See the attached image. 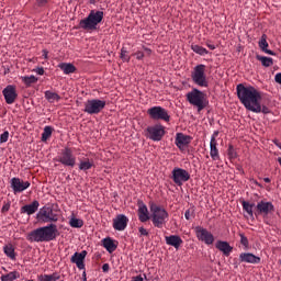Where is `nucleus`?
<instances>
[{"label":"nucleus","mask_w":281,"mask_h":281,"mask_svg":"<svg viewBox=\"0 0 281 281\" xmlns=\"http://www.w3.org/2000/svg\"><path fill=\"white\" fill-rule=\"evenodd\" d=\"M110 270H111V266L109 263H104L102 266L103 273H109Z\"/></svg>","instance_id":"48"},{"label":"nucleus","mask_w":281,"mask_h":281,"mask_svg":"<svg viewBox=\"0 0 281 281\" xmlns=\"http://www.w3.org/2000/svg\"><path fill=\"white\" fill-rule=\"evenodd\" d=\"M171 179L176 186H183L187 181H190V172L188 170L176 167L171 171Z\"/></svg>","instance_id":"11"},{"label":"nucleus","mask_w":281,"mask_h":281,"mask_svg":"<svg viewBox=\"0 0 281 281\" xmlns=\"http://www.w3.org/2000/svg\"><path fill=\"white\" fill-rule=\"evenodd\" d=\"M241 206H243L244 212H247V214L250 216V218H254V214H256V211L254 212V207H256V204L249 203L247 201H243Z\"/></svg>","instance_id":"30"},{"label":"nucleus","mask_w":281,"mask_h":281,"mask_svg":"<svg viewBox=\"0 0 281 281\" xmlns=\"http://www.w3.org/2000/svg\"><path fill=\"white\" fill-rule=\"evenodd\" d=\"M35 72L38 75V76H43L45 74V69L43 67H40V68H36L35 69Z\"/></svg>","instance_id":"49"},{"label":"nucleus","mask_w":281,"mask_h":281,"mask_svg":"<svg viewBox=\"0 0 281 281\" xmlns=\"http://www.w3.org/2000/svg\"><path fill=\"white\" fill-rule=\"evenodd\" d=\"M3 252L10 260H16V252L14 251V246L12 244H7L3 246Z\"/></svg>","instance_id":"29"},{"label":"nucleus","mask_w":281,"mask_h":281,"mask_svg":"<svg viewBox=\"0 0 281 281\" xmlns=\"http://www.w3.org/2000/svg\"><path fill=\"white\" fill-rule=\"evenodd\" d=\"M274 80H276V82H278V85H281V72H278V74L274 76Z\"/></svg>","instance_id":"51"},{"label":"nucleus","mask_w":281,"mask_h":281,"mask_svg":"<svg viewBox=\"0 0 281 281\" xmlns=\"http://www.w3.org/2000/svg\"><path fill=\"white\" fill-rule=\"evenodd\" d=\"M22 82L26 87H32V85H36L38 82V78H36L34 75L22 77Z\"/></svg>","instance_id":"36"},{"label":"nucleus","mask_w":281,"mask_h":281,"mask_svg":"<svg viewBox=\"0 0 281 281\" xmlns=\"http://www.w3.org/2000/svg\"><path fill=\"white\" fill-rule=\"evenodd\" d=\"M239 262H247L248 265H260V257L251 252H241L239 255Z\"/></svg>","instance_id":"20"},{"label":"nucleus","mask_w":281,"mask_h":281,"mask_svg":"<svg viewBox=\"0 0 281 281\" xmlns=\"http://www.w3.org/2000/svg\"><path fill=\"white\" fill-rule=\"evenodd\" d=\"M103 19V11L91 10L87 18L79 21L78 30H83V32H95V30H98V24L102 23Z\"/></svg>","instance_id":"3"},{"label":"nucleus","mask_w":281,"mask_h":281,"mask_svg":"<svg viewBox=\"0 0 281 281\" xmlns=\"http://www.w3.org/2000/svg\"><path fill=\"white\" fill-rule=\"evenodd\" d=\"M57 161L63 166L74 168L76 166V155H74V150L70 147H65L58 155Z\"/></svg>","instance_id":"9"},{"label":"nucleus","mask_w":281,"mask_h":281,"mask_svg":"<svg viewBox=\"0 0 281 281\" xmlns=\"http://www.w3.org/2000/svg\"><path fill=\"white\" fill-rule=\"evenodd\" d=\"M206 46L209 47V49H216V46L214 44H211V43H206Z\"/></svg>","instance_id":"52"},{"label":"nucleus","mask_w":281,"mask_h":281,"mask_svg":"<svg viewBox=\"0 0 281 281\" xmlns=\"http://www.w3.org/2000/svg\"><path fill=\"white\" fill-rule=\"evenodd\" d=\"M211 137H214V139H216V137H218V131H215Z\"/></svg>","instance_id":"53"},{"label":"nucleus","mask_w":281,"mask_h":281,"mask_svg":"<svg viewBox=\"0 0 281 281\" xmlns=\"http://www.w3.org/2000/svg\"><path fill=\"white\" fill-rule=\"evenodd\" d=\"M102 245L109 254H113V251H115V249H117V241L113 240V238H111V237L103 238Z\"/></svg>","instance_id":"25"},{"label":"nucleus","mask_w":281,"mask_h":281,"mask_svg":"<svg viewBox=\"0 0 281 281\" xmlns=\"http://www.w3.org/2000/svg\"><path fill=\"white\" fill-rule=\"evenodd\" d=\"M1 212L2 213L10 212V202H7L3 204Z\"/></svg>","instance_id":"47"},{"label":"nucleus","mask_w":281,"mask_h":281,"mask_svg":"<svg viewBox=\"0 0 281 281\" xmlns=\"http://www.w3.org/2000/svg\"><path fill=\"white\" fill-rule=\"evenodd\" d=\"M147 114L149 115L150 120L170 122V112L166 110V108H161L159 105L149 108L147 110Z\"/></svg>","instance_id":"10"},{"label":"nucleus","mask_w":281,"mask_h":281,"mask_svg":"<svg viewBox=\"0 0 281 281\" xmlns=\"http://www.w3.org/2000/svg\"><path fill=\"white\" fill-rule=\"evenodd\" d=\"M259 47L265 54H268L269 56H276V53L273 50L267 48L269 47V42H267V34L261 35V38L259 41Z\"/></svg>","instance_id":"26"},{"label":"nucleus","mask_w":281,"mask_h":281,"mask_svg":"<svg viewBox=\"0 0 281 281\" xmlns=\"http://www.w3.org/2000/svg\"><path fill=\"white\" fill-rule=\"evenodd\" d=\"M44 95L47 99V101L50 102V103L59 102V100H60V97H59L58 93L49 91V90L45 91Z\"/></svg>","instance_id":"34"},{"label":"nucleus","mask_w":281,"mask_h":281,"mask_svg":"<svg viewBox=\"0 0 281 281\" xmlns=\"http://www.w3.org/2000/svg\"><path fill=\"white\" fill-rule=\"evenodd\" d=\"M191 79L198 87H209L207 76L205 75V65L200 64L193 68Z\"/></svg>","instance_id":"8"},{"label":"nucleus","mask_w":281,"mask_h":281,"mask_svg":"<svg viewBox=\"0 0 281 281\" xmlns=\"http://www.w3.org/2000/svg\"><path fill=\"white\" fill-rule=\"evenodd\" d=\"M11 189L13 190V194H21V192H25L27 188L32 186L30 181H24L21 178H12L10 181Z\"/></svg>","instance_id":"14"},{"label":"nucleus","mask_w":281,"mask_h":281,"mask_svg":"<svg viewBox=\"0 0 281 281\" xmlns=\"http://www.w3.org/2000/svg\"><path fill=\"white\" fill-rule=\"evenodd\" d=\"M237 98L239 102L247 109V111H260L258 102L262 100V94L252 86H245L243 83L236 87Z\"/></svg>","instance_id":"2"},{"label":"nucleus","mask_w":281,"mask_h":281,"mask_svg":"<svg viewBox=\"0 0 281 281\" xmlns=\"http://www.w3.org/2000/svg\"><path fill=\"white\" fill-rule=\"evenodd\" d=\"M138 220L140 223H146L150 221V215L148 214V206L144 202L138 203Z\"/></svg>","instance_id":"23"},{"label":"nucleus","mask_w":281,"mask_h":281,"mask_svg":"<svg viewBox=\"0 0 281 281\" xmlns=\"http://www.w3.org/2000/svg\"><path fill=\"white\" fill-rule=\"evenodd\" d=\"M36 218L41 223L49 224L30 232L26 236V239L30 243H52V240H56V238L60 236L58 226L54 224L58 223V220L60 218L58 210L54 209L53 206H43L40 209Z\"/></svg>","instance_id":"1"},{"label":"nucleus","mask_w":281,"mask_h":281,"mask_svg":"<svg viewBox=\"0 0 281 281\" xmlns=\"http://www.w3.org/2000/svg\"><path fill=\"white\" fill-rule=\"evenodd\" d=\"M278 161H279V164H280V166H281V158H278Z\"/></svg>","instance_id":"57"},{"label":"nucleus","mask_w":281,"mask_h":281,"mask_svg":"<svg viewBox=\"0 0 281 281\" xmlns=\"http://www.w3.org/2000/svg\"><path fill=\"white\" fill-rule=\"evenodd\" d=\"M194 232L198 240H200L204 245H214V235L212 234V232L207 231V228H204L202 226H195Z\"/></svg>","instance_id":"12"},{"label":"nucleus","mask_w":281,"mask_h":281,"mask_svg":"<svg viewBox=\"0 0 281 281\" xmlns=\"http://www.w3.org/2000/svg\"><path fill=\"white\" fill-rule=\"evenodd\" d=\"M52 133H54V127L52 126H45L44 131L42 133V142H47V139H49V137H52Z\"/></svg>","instance_id":"37"},{"label":"nucleus","mask_w":281,"mask_h":281,"mask_svg":"<svg viewBox=\"0 0 281 281\" xmlns=\"http://www.w3.org/2000/svg\"><path fill=\"white\" fill-rule=\"evenodd\" d=\"M95 167V162L93 159L90 158H83L79 162V170H82V172H87V170H91V168Z\"/></svg>","instance_id":"27"},{"label":"nucleus","mask_w":281,"mask_h":281,"mask_svg":"<svg viewBox=\"0 0 281 281\" xmlns=\"http://www.w3.org/2000/svg\"><path fill=\"white\" fill-rule=\"evenodd\" d=\"M49 0H36V3L40 8H43L45 5H47Z\"/></svg>","instance_id":"46"},{"label":"nucleus","mask_w":281,"mask_h":281,"mask_svg":"<svg viewBox=\"0 0 281 281\" xmlns=\"http://www.w3.org/2000/svg\"><path fill=\"white\" fill-rule=\"evenodd\" d=\"M69 225H70V227H74L75 229H80L81 227L85 226V221L72 215L69 218Z\"/></svg>","instance_id":"32"},{"label":"nucleus","mask_w":281,"mask_h":281,"mask_svg":"<svg viewBox=\"0 0 281 281\" xmlns=\"http://www.w3.org/2000/svg\"><path fill=\"white\" fill-rule=\"evenodd\" d=\"M126 227H128V217L126 215L120 214L113 220V228L116 232H124Z\"/></svg>","instance_id":"16"},{"label":"nucleus","mask_w":281,"mask_h":281,"mask_svg":"<svg viewBox=\"0 0 281 281\" xmlns=\"http://www.w3.org/2000/svg\"><path fill=\"white\" fill-rule=\"evenodd\" d=\"M256 58L261 63L262 67H271L273 65V58L271 57L257 55Z\"/></svg>","instance_id":"33"},{"label":"nucleus","mask_w":281,"mask_h":281,"mask_svg":"<svg viewBox=\"0 0 281 281\" xmlns=\"http://www.w3.org/2000/svg\"><path fill=\"white\" fill-rule=\"evenodd\" d=\"M192 216H194V210H191V209H188L186 212H184V217L187 221H190V218H192Z\"/></svg>","instance_id":"44"},{"label":"nucleus","mask_w":281,"mask_h":281,"mask_svg":"<svg viewBox=\"0 0 281 281\" xmlns=\"http://www.w3.org/2000/svg\"><path fill=\"white\" fill-rule=\"evenodd\" d=\"M227 155L231 161L238 157V153H236V148H234V145L228 146Z\"/></svg>","instance_id":"39"},{"label":"nucleus","mask_w":281,"mask_h":281,"mask_svg":"<svg viewBox=\"0 0 281 281\" xmlns=\"http://www.w3.org/2000/svg\"><path fill=\"white\" fill-rule=\"evenodd\" d=\"M265 183H271V179L270 178H263Z\"/></svg>","instance_id":"55"},{"label":"nucleus","mask_w":281,"mask_h":281,"mask_svg":"<svg viewBox=\"0 0 281 281\" xmlns=\"http://www.w3.org/2000/svg\"><path fill=\"white\" fill-rule=\"evenodd\" d=\"M59 69L65 74V76H69V74H76V66L71 63H61L58 65Z\"/></svg>","instance_id":"28"},{"label":"nucleus","mask_w":281,"mask_h":281,"mask_svg":"<svg viewBox=\"0 0 281 281\" xmlns=\"http://www.w3.org/2000/svg\"><path fill=\"white\" fill-rule=\"evenodd\" d=\"M138 232H139V235H140V236H149L148 231H147L146 228H144V226H140V227L138 228Z\"/></svg>","instance_id":"45"},{"label":"nucleus","mask_w":281,"mask_h":281,"mask_svg":"<svg viewBox=\"0 0 281 281\" xmlns=\"http://www.w3.org/2000/svg\"><path fill=\"white\" fill-rule=\"evenodd\" d=\"M2 94L7 104H14V102H16V98H19V94L16 93V87L12 85L7 86L2 90Z\"/></svg>","instance_id":"15"},{"label":"nucleus","mask_w":281,"mask_h":281,"mask_svg":"<svg viewBox=\"0 0 281 281\" xmlns=\"http://www.w3.org/2000/svg\"><path fill=\"white\" fill-rule=\"evenodd\" d=\"M191 49L194 52V54H199V56H205L209 54V52L203 46L191 45Z\"/></svg>","instance_id":"38"},{"label":"nucleus","mask_w":281,"mask_h":281,"mask_svg":"<svg viewBox=\"0 0 281 281\" xmlns=\"http://www.w3.org/2000/svg\"><path fill=\"white\" fill-rule=\"evenodd\" d=\"M105 106V100L90 99L87 102H85L83 112L88 113V115H98L99 113H102V111H104Z\"/></svg>","instance_id":"7"},{"label":"nucleus","mask_w":281,"mask_h":281,"mask_svg":"<svg viewBox=\"0 0 281 281\" xmlns=\"http://www.w3.org/2000/svg\"><path fill=\"white\" fill-rule=\"evenodd\" d=\"M274 144H276V146H278V148H280V150H281V143L278 142V140H274Z\"/></svg>","instance_id":"54"},{"label":"nucleus","mask_w":281,"mask_h":281,"mask_svg":"<svg viewBox=\"0 0 281 281\" xmlns=\"http://www.w3.org/2000/svg\"><path fill=\"white\" fill-rule=\"evenodd\" d=\"M218 143L216 142V139H214V137H211V142H210V156L212 158L213 161H218V159H221V154H218Z\"/></svg>","instance_id":"24"},{"label":"nucleus","mask_w":281,"mask_h":281,"mask_svg":"<svg viewBox=\"0 0 281 281\" xmlns=\"http://www.w3.org/2000/svg\"><path fill=\"white\" fill-rule=\"evenodd\" d=\"M10 137V132L5 131L0 135V144H5Z\"/></svg>","instance_id":"43"},{"label":"nucleus","mask_w":281,"mask_h":281,"mask_svg":"<svg viewBox=\"0 0 281 281\" xmlns=\"http://www.w3.org/2000/svg\"><path fill=\"white\" fill-rule=\"evenodd\" d=\"M85 258H87V250H82L81 252H75L70 258V262L76 265L80 271L85 270Z\"/></svg>","instance_id":"17"},{"label":"nucleus","mask_w":281,"mask_h":281,"mask_svg":"<svg viewBox=\"0 0 281 281\" xmlns=\"http://www.w3.org/2000/svg\"><path fill=\"white\" fill-rule=\"evenodd\" d=\"M191 142L192 138L190 135H186L183 133L176 134L175 144L179 148V150H183V148H186V146H188Z\"/></svg>","instance_id":"18"},{"label":"nucleus","mask_w":281,"mask_h":281,"mask_svg":"<svg viewBox=\"0 0 281 281\" xmlns=\"http://www.w3.org/2000/svg\"><path fill=\"white\" fill-rule=\"evenodd\" d=\"M128 52L126 50V48H122L121 49V56L120 58L123 60V63H131V56L127 55Z\"/></svg>","instance_id":"41"},{"label":"nucleus","mask_w":281,"mask_h":281,"mask_svg":"<svg viewBox=\"0 0 281 281\" xmlns=\"http://www.w3.org/2000/svg\"><path fill=\"white\" fill-rule=\"evenodd\" d=\"M44 58H47V50H43Z\"/></svg>","instance_id":"56"},{"label":"nucleus","mask_w":281,"mask_h":281,"mask_svg":"<svg viewBox=\"0 0 281 281\" xmlns=\"http://www.w3.org/2000/svg\"><path fill=\"white\" fill-rule=\"evenodd\" d=\"M215 247L216 249H218V251H222V254H224V256L226 257H229L232 255V251H234V247H232L229 243L223 240H217Z\"/></svg>","instance_id":"22"},{"label":"nucleus","mask_w":281,"mask_h":281,"mask_svg":"<svg viewBox=\"0 0 281 281\" xmlns=\"http://www.w3.org/2000/svg\"><path fill=\"white\" fill-rule=\"evenodd\" d=\"M38 207H41V203L37 200H34L31 204H26L20 209L22 214H27V216H32V214H36L38 212Z\"/></svg>","instance_id":"19"},{"label":"nucleus","mask_w":281,"mask_h":281,"mask_svg":"<svg viewBox=\"0 0 281 281\" xmlns=\"http://www.w3.org/2000/svg\"><path fill=\"white\" fill-rule=\"evenodd\" d=\"M135 56H136L137 60H142L144 58V53L138 50V52L135 53Z\"/></svg>","instance_id":"50"},{"label":"nucleus","mask_w":281,"mask_h":281,"mask_svg":"<svg viewBox=\"0 0 281 281\" xmlns=\"http://www.w3.org/2000/svg\"><path fill=\"white\" fill-rule=\"evenodd\" d=\"M21 278V274L18 271L9 272L8 274H3L1 277V281H14L19 280Z\"/></svg>","instance_id":"35"},{"label":"nucleus","mask_w":281,"mask_h":281,"mask_svg":"<svg viewBox=\"0 0 281 281\" xmlns=\"http://www.w3.org/2000/svg\"><path fill=\"white\" fill-rule=\"evenodd\" d=\"M186 98L191 106L198 108V113H201V111H203V109H205L207 104H210L207 95L196 88H193L190 92H188Z\"/></svg>","instance_id":"5"},{"label":"nucleus","mask_w":281,"mask_h":281,"mask_svg":"<svg viewBox=\"0 0 281 281\" xmlns=\"http://www.w3.org/2000/svg\"><path fill=\"white\" fill-rule=\"evenodd\" d=\"M272 212H276L273 203L267 201H259L255 207V216H269Z\"/></svg>","instance_id":"13"},{"label":"nucleus","mask_w":281,"mask_h":281,"mask_svg":"<svg viewBox=\"0 0 281 281\" xmlns=\"http://www.w3.org/2000/svg\"><path fill=\"white\" fill-rule=\"evenodd\" d=\"M259 111H252V113H263L265 115H268V113H271V110L267 105L260 104V101H258Z\"/></svg>","instance_id":"40"},{"label":"nucleus","mask_w":281,"mask_h":281,"mask_svg":"<svg viewBox=\"0 0 281 281\" xmlns=\"http://www.w3.org/2000/svg\"><path fill=\"white\" fill-rule=\"evenodd\" d=\"M145 137L147 139H150L151 142H161L164 137L166 136V127L161 124H155L151 126H148L144 131Z\"/></svg>","instance_id":"6"},{"label":"nucleus","mask_w":281,"mask_h":281,"mask_svg":"<svg viewBox=\"0 0 281 281\" xmlns=\"http://www.w3.org/2000/svg\"><path fill=\"white\" fill-rule=\"evenodd\" d=\"M166 245L170 247H175V249H179L181 245H183V239L179 235H170L165 237Z\"/></svg>","instance_id":"21"},{"label":"nucleus","mask_w":281,"mask_h":281,"mask_svg":"<svg viewBox=\"0 0 281 281\" xmlns=\"http://www.w3.org/2000/svg\"><path fill=\"white\" fill-rule=\"evenodd\" d=\"M38 281H57L60 280V274L57 272H54L53 274H38L37 276Z\"/></svg>","instance_id":"31"},{"label":"nucleus","mask_w":281,"mask_h":281,"mask_svg":"<svg viewBox=\"0 0 281 281\" xmlns=\"http://www.w3.org/2000/svg\"><path fill=\"white\" fill-rule=\"evenodd\" d=\"M239 237H240V244L248 248L249 247V239L247 238V236H245V234L239 233Z\"/></svg>","instance_id":"42"},{"label":"nucleus","mask_w":281,"mask_h":281,"mask_svg":"<svg viewBox=\"0 0 281 281\" xmlns=\"http://www.w3.org/2000/svg\"><path fill=\"white\" fill-rule=\"evenodd\" d=\"M149 210L151 212L150 218L154 227H157L158 229H162L166 223H168V218H170V214H168V211H166L164 206H160L155 202H149Z\"/></svg>","instance_id":"4"},{"label":"nucleus","mask_w":281,"mask_h":281,"mask_svg":"<svg viewBox=\"0 0 281 281\" xmlns=\"http://www.w3.org/2000/svg\"><path fill=\"white\" fill-rule=\"evenodd\" d=\"M235 267L238 268V263H235Z\"/></svg>","instance_id":"58"}]
</instances>
